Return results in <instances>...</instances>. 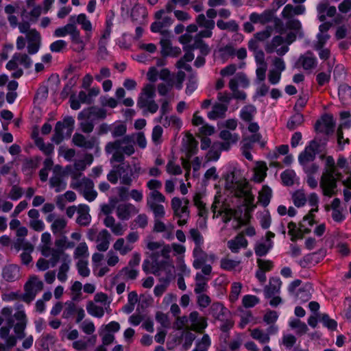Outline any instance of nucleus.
Instances as JSON below:
<instances>
[{"instance_id":"24","label":"nucleus","mask_w":351,"mask_h":351,"mask_svg":"<svg viewBox=\"0 0 351 351\" xmlns=\"http://www.w3.org/2000/svg\"><path fill=\"white\" fill-rule=\"evenodd\" d=\"M138 213V209L130 203L119 204L117 208V215L121 220H128L132 215Z\"/></svg>"},{"instance_id":"34","label":"nucleus","mask_w":351,"mask_h":351,"mask_svg":"<svg viewBox=\"0 0 351 351\" xmlns=\"http://www.w3.org/2000/svg\"><path fill=\"white\" fill-rule=\"evenodd\" d=\"M70 23L66 24L65 26L56 29L54 32V35L56 37H64L67 34L70 36L77 28L75 25V16H72L69 18Z\"/></svg>"},{"instance_id":"40","label":"nucleus","mask_w":351,"mask_h":351,"mask_svg":"<svg viewBox=\"0 0 351 351\" xmlns=\"http://www.w3.org/2000/svg\"><path fill=\"white\" fill-rule=\"evenodd\" d=\"M312 286L310 284H305L300 287L295 293V297L301 302H306L311 298Z\"/></svg>"},{"instance_id":"44","label":"nucleus","mask_w":351,"mask_h":351,"mask_svg":"<svg viewBox=\"0 0 351 351\" xmlns=\"http://www.w3.org/2000/svg\"><path fill=\"white\" fill-rule=\"evenodd\" d=\"M256 113V108L252 105L244 106L240 113V117L244 121L251 122Z\"/></svg>"},{"instance_id":"1","label":"nucleus","mask_w":351,"mask_h":351,"mask_svg":"<svg viewBox=\"0 0 351 351\" xmlns=\"http://www.w3.org/2000/svg\"><path fill=\"white\" fill-rule=\"evenodd\" d=\"M105 152L107 154H112L110 163H120L112 167L107 175L108 180L115 184L119 179L121 184L131 186L133 180L138 177L141 170L140 167L136 166L133 170L129 163L124 162L125 155L130 156L135 152L132 138L130 136H125L121 139L108 142L105 146Z\"/></svg>"},{"instance_id":"37","label":"nucleus","mask_w":351,"mask_h":351,"mask_svg":"<svg viewBox=\"0 0 351 351\" xmlns=\"http://www.w3.org/2000/svg\"><path fill=\"white\" fill-rule=\"evenodd\" d=\"M71 48L75 52H82L84 50L85 48V43L82 39L80 34V31L77 28L71 34Z\"/></svg>"},{"instance_id":"58","label":"nucleus","mask_w":351,"mask_h":351,"mask_svg":"<svg viewBox=\"0 0 351 351\" xmlns=\"http://www.w3.org/2000/svg\"><path fill=\"white\" fill-rule=\"evenodd\" d=\"M146 16L147 12L143 7L134 6L131 11V18L133 21L144 19Z\"/></svg>"},{"instance_id":"15","label":"nucleus","mask_w":351,"mask_h":351,"mask_svg":"<svg viewBox=\"0 0 351 351\" xmlns=\"http://www.w3.org/2000/svg\"><path fill=\"white\" fill-rule=\"evenodd\" d=\"M335 125L332 116L326 114L322 116L321 119L317 121L315 129L317 132L329 134L333 132Z\"/></svg>"},{"instance_id":"4","label":"nucleus","mask_w":351,"mask_h":351,"mask_svg":"<svg viewBox=\"0 0 351 351\" xmlns=\"http://www.w3.org/2000/svg\"><path fill=\"white\" fill-rule=\"evenodd\" d=\"M225 187L237 197H245L251 201L252 197L248 189V182L237 171H232L225 176Z\"/></svg>"},{"instance_id":"17","label":"nucleus","mask_w":351,"mask_h":351,"mask_svg":"<svg viewBox=\"0 0 351 351\" xmlns=\"http://www.w3.org/2000/svg\"><path fill=\"white\" fill-rule=\"evenodd\" d=\"M72 143L77 147L92 149L95 147L96 138L93 136L88 138L82 134L76 132L73 136Z\"/></svg>"},{"instance_id":"8","label":"nucleus","mask_w":351,"mask_h":351,"mask_svg":"<svg viewBox=\"0 0 351 351\" xmlns=\"http://www.w3.org/2000/svg\"><path fill=\"white\" fill-rule=\"evenodd\" d=\"M43 282L38 276H32L24 285L25 293L22 295L21 300L27 304L33 301L36 294L43 290Z\"/></svg>"},{"instance_id":"9","label":"nucleus","mask_w":351,"mask_h":351,"mask_svg":"<svg viewBox=\"0 0 351 351\" xmlns=\"http://www.w3.org/2000/svg\"><path fill=\"white\" fill-rule=\"evenodd\" d=\"M189 200L186 198L182 199L174 197L171 202V208L173 210L174 216L182 219V217H189L190 211L189 209Z\"/></svg>"},{"instance_id":"36","label":"nucleus","mask_w":351,"mask_h":351,"mask_svg":"<svg viewBox=\"0 0 351 351\" xmlns=\"http://www.w3.org/2000/svg\"><path fill=\"white\" fill-rule=\"evenodd\" d=\"M209 276H205L200 272L195 276V287L194 291L196 294H200L205 292L207 289V282L209 280Z\"/></svg>"},{"instance_id":"33","label":"nucleus","mask_w":351,"mask_h":351,"mask_svg":"<svg viewBox=\"0 0 351 351\" xmlns=\"http://www.w3.org/2000/svg\"><path fill=\"white\" fill-rule=\"evenodd\" d=\"M210 312L215 319L220 321H224L229 314V311L220 303L213 304Z\"/></svg>"},{"instance_id":"50","label":"nucleus","mask_w":351,"mask_h":351,"mask_svg":"<svg viewBox=\"0 0 351 351\" xmlns=\"http://www.w3.org/2000/svg\"><path fill=\"white\" fill-rule=\"evenodd\" d=\"M240 263V260H233L227 256L221 259L220 266L224 270L231 271L235 269Z\"/></svg>"},{"instance_id":"23","label":"nucleus","mask_w":351,"mask_h":351,"mask_svg":"<svg viewBox=\"0 0 351 351\" xmlns=\"http://www.w3.org/2000/svg\"><path fill=\"white\" fill-rule=\"evenodd\" d=\"M248 242L244 237V232H240L233 239L228 241L227 246L232 253H238L239 250L242 248H246L247 247Z\"/></svg>"},{"instance_id":"2","label":"nucleus","mask_w":351,"mask_h":351,"mask_svg":"<svg viewBox=\"0 0 351 351\" xmlns=\"http://www.w3.org/2000/svg\"><path fill=\"white\" fill-rule=\"evenodd\" d=\"M347 160L343 157H339L337 160V166L334 158L328 156L326 157L325 165L321 176L319 185L322 189L323 195L332 197L337 192V182L343 178L342 173L339 171L338 167H346Z\"/></svg>"},{"instance_id":"31","label":"nucleus","mask_w":351,"mask_h":351,"mask_svg":"<svg viewBox=\"0 0 351 351\" xmlns=\"http://www.w3.org/2000/svg\"><path fill=\"white\" fill-rule=\"evenodd\" d=\"M41 243L40 245V252L43 256L49 257L51 252H56V250H53V247H51V234L45 232L41 235Z\"/></svg>"},{"instance_id":"14","label":"nucleus","mask_w":351,"mask_h":351,"mask_svg":"<svg viewBox=\"0 0 351 351\" xmlns=\"http://www.w3.org/2000/svg\"><path fill=\"white\" fill-rule=\"evenodd\" d=\"M318 147L319 145L316 141H311L309 145L306 147L304 150L298 156L300 164L306 165L313 161L317 154Z\"/></svg>"},{"instance_id":"51","label":"nucleus","mask_w":351,"mask_h":351,"mask_svg":"<svg viewBox=\"0 0 351 351\" xmlns=\"http://www.w3.org/2000/svg\"><path fill=\"white\" fill-rule=\"evenodd\" d=\"M339 96L343 104H347L351 100V87L348 84L339 86Z\"/></svg>"},{"instance_id":"12","label":"nucleus","mask_w":351,"mask_h":351,"mask_svg":"<svg viewBox=\"0 0 351 351\" xmlns=\"http://www.w3.org/2000/svg\"><path fill=\"white\" fill-rule=\"evenodd\" d=\"M189 330H193L198 333H203L204 330L207 327V320L204 317H199L197 311H193L189 316Z\"/></svg>"},{"instance_id":"46","label":"nucleus","mask_w":351,"mask_h":351,"mask_svg":"<svg viewBox=\"0 0 351 351\" xmlns=\"http://www.w3.org/2000/svg\"><path fill=\"white\" fill-rule=\"evenodd\" d=\"M87 312L92 316L101 317L104 315V309L102 306L96 305L93 302L90 301L86 305Z\"/></svg>"},{"instance_id":"59","label":"nucleus","mask_w":351,"mask_h":351,"mask_svg":"<svg viewBox=\"0 0 351 351\" xmlns=\"http://www.w3.org/2000/svg\"><path fill=\"white\" fill-rule=\"evenodd\" d=\"M293 202L295 206H303L306 202V197L304 193L301 191H295L292 195Z\"/></svg>"},{"instance_id":"11","label":"nucleus","mask_w":351,"mask_h":351,"mask_svg":"<svg viewBox=\"0 0 351 351\" xmlns=\"http://www.w3.org/2000/svg\"><path fill=\"white\" fill-rule=\"evenodd\" d=\"M53 176L49 179V185L53 188L56 193L64 190L66 187V183L63 180V173L62 167L56 165L53 169Z\"/></svg>"},{"instance_id":"25","label":"nucleus","mask_w":351,"mask_h":351,"mask_svg":"<svg viewBox=\"0 0 351 351\" xmlns=\"http://www.w3.org/2000/svg\"><path fill=\"white\" fill-rule=\"evenodd\" d=\"M191 0H169L163 9L157 11L155 13V18L158 20L165 14H169L175 10L176 5L184 7L190 3Z\"/></svg>"},{"instance_id":"62","label":"nucleus","mask_w":351,"mask_h":351,"mask_svg":"<svg viewBox=\"0 0 351 351\" xmlns=\"http://www.w3.org/2000/svg\"><path fill=\"white\" fill-rule=\"evenodd\" d=\"M189 238L195 243V245H202L204 237L197 228H191L189 230Z\"/></svg>"},{"instance_id":"30","label":"nucleus","mask_w":351,"mask_h":351,"mask_svg":"<svg viewBox=\"0 0 351 351\" xmlns=\"http://www.w3.org/2000/svg\"><path fill=\"white\" fill-rule=\"evenodd\" d=\"M228 108V106L223 104L215 103L213 106L212 110L208 113V117L212 120L223 119L226 117Z\"/></svg>"},{"instance_id":"10","label":"nucleus","mask_w":351,"mask_h":351,"mask_svg":"<svg viewBox=\"0 0 351 351\" xmlns=\"http://www.w3.org/2000/svg\"><path fill=\"white\" fill-rule=\"evenodd\" d=\"M284 38L280 36H274L269 43L265 45V51L267 53L276 52L278 56L286 54L289 48L287 45H283Z\"/></svg>"},{"instance_id":"35","label":"nucleus","mask_w":351,"mask_h":351,"mask_svg":"<svg viewBox=\"0 0 351 351\" xmlns=\"http://www.w3.org/2000/svg\"><path fill=\"white\" fill-rule=\"evenodd\" d=\"M304 11L305 7L304 5H299L294 7L291 4H287L282 12V16L284 19H291L295 15L302 14Z\"/></svg>"},{"instance_id":"7","label":"nucleus","mask_w":351,"mask_h":351,"mask_svg":"<svg viewBox=\"0 0 351 351\" xmlns=\"http://www.w3.org/2000/svg\"><path fill=\"white\" fill-rule=\"evenodd\" d=\"M75 119L71 116H66L62 121H58L54 128V134L51 141L56 144H60L64 140L63 130L66 129V135L71 136L74 130Z\"/></svg>"},{"instance_id":"39","label":"nucleus","mask_w":351,"mask_h":351,"mask_svg":"<svg viewBox=\"0 0 351 351\" xmlns=\"http://www.w3.org/2000/svg\"><path fill=\"white\" fill-rule=\"evenodd\" d=\"M207 257L195 258L193 266L196 269L202 270V274L205 276H210L212 272V267L210 265L206 264Z\"/></svg>"},{"instance_id":"22","label":"nucleus","mask_w":351,"mask_h":351,"mask_svg":"<svg viewBox=\"0 0 351 351\" xmlns=\"http://www.w3.org/2000/svg\"><path fill=\"white\" fill-rule=\"evenodd\" d=\"M274 18V12L271 10H265L262 13L252 12L249 16V19L255 24L265 25L270 23Z\"/></svg>"},{"instance_id":"60","label":"nucleus","mask_w":351,"mask_h":351,"mask_svg":"<svg viewBox=\"0 0 351 351\" xmlns=\"http://www.w3.org/2000/svg\"><path fill=\"white\" fill-rule=\"evenodd\" d=\"M251 336L253 339L259 341L262 343H267L270 339L268 334L263 332L258 328H255L251 331Z\"/></svg>"},{"instance_id":"41","label":"nucleus","mask_w":351,"mask_h":351,"mask_svg":"<svg viewBox=\"0 0 351 351\" xmlns=\"http://www.w3.org/2000/svg\"><path fill=\"white\" fill-rule=\"evenodd\" d=\"M193 204L199 210V215L202 217H206L208 215V209L206 206V203L202 201V195L197 193L194 195L193 198Z\"/></svg>"},{"instance_id":"32","label":"nucleus","mask_w":351,"mask_h":351,"mask_svg":"<svg viewBox=\"0 0 351 351\" xmlns=\"http://www.w3.org/2000/svg\"><path fill=\"white\" fill-rule=\"evenodd\" d=\"M282 282L278 278L273 277L269 279V285L265 286L264 292L266 298H269L280 291Z\"/></svg>"},{"instance_id":"21","label":"nucleus","mask_w":351,"mask_h":351,"mask_svg":"<svg viewBox=\"0 0 351 351\" xmlns=\"http://www.w3.org/2000/svg\"><path fill=\"white\" fill-rule=\"evenodd\" d=\"M86 165L83 160H77L74 162L73 165H67L65 171L67 174L70 175L71 180L80 178L82 176V171L86 169Z\"/></svg>"},{"instance_id":"54","label":"nucleus","mask_w":351,"mask_h":351,"mask_svg":"<svg viewBox=\"0 0 351 351\" xmlns=\"http://www.w3.org/2000/svg\"><path fill=\"white\" fill-rule=\"evenodd\" d=\"M304 225L302 223H300V228L297 229L296 224L293 222H290L288 224L289 234L291 236V241H294L297 238H302V235L300 234L302 232V228H304Z\"/></svg>"},{"instance_id":"38","label":"nucleus","mask_w":351,"mask_h":351,"mask_svg":"<svg viewBox=\"0 0 351 351\" xmlns=\"http://www.w3.org/2000/svg\"><path fill=\"white\" fill-rule=\"evenodd\" d=\"M318 196L316 193H311L308 197V203L311 206H316L315 208H312L309 213L306 215L303 218V222L308 221L310 226H312L314 223V212H317L318 210L317 204H318Z\"/></svg>"},{"instance_id":"43","label":"nucleus","mask_w":351,"mask_h":351,"mask_svg":"<svg viewBox=\"0 0 351 351\" xmlns=\"http://www.w3.org/2000/svg\"><path fill=\"white\" fill-rule=\"evenodd\" d=\"M267 167L264 162H257L254 168V180L261 182L267 175Z\"/></svg>"},{"instance_id":"53","label":"nucleus","mask_w":351,"mask_h":351,"mask_svg":"<svg viewBox=\"0 0 351 351\" xmlns=\"http://www.w3.org/2000/svg\"><path fill=\"white\" fill-rule=\"evenodd\" d=\"M217 25L220 29H228L232 32H237L239 29V25L235 21L225 22L222 20H219L217 22Z\"/></svg>"},{"instance_id":"49","label":"nucleus","mask_w":351,"mask_h":351,"mask_svg":"<svg viewBox=\"0 0 351 351\" xmlns=\"http://www.w3.org/2000/svg\"><path fill=\"white\" fill-rule=\"evenodd\" d=\"M304 122V117L301 113L296 112L293 115L287 123V127L290 130H293Z\"/></svg>"},{"instance_id":"26","label":"nucleus","mask_w":351,"mask_h":351,"mask_svg":"<svg viewBox=\"0 0 351 351\" xmlns=\"http://www.w3.org/2000/svg\"><path fill=\"white\" fill-rule=\"evenodd\" d=\"M60 261H61V265L58 268L57 277L60 282H64L68 278L67 273L70 269L71 259L69 254H64Z\"/></svg>"},{"instance_id":"19","label":"nucleus","mask_w":351,"mask_h":351,"mask_svg":"<svg viewBox=\"0 0 351 351\" xmlns=\"http://www.w3.org/2000/svg\"><path fill=\"white\" fill-rule=\"evenodd\" d=\"M219 137L223 141L220 143V148L223 150H228L232 144H235L239 139L237 133H232L228 130H223L219 133Z\"/></svg>"},{"instance_id":"27","label":"nucleus","mask_w":351,"mask_h":351,"mask_svg":"<svg viewBox=\"0 0 351 351\" xmlns=\"http://www.w3.org/2000/svg\"><path fill=\"white\" fill-rule=\"evenodd\" d=\"M110 234L106 229L102 230L97 235L96 248L99 252H106L110 245Z\"/></svg>"},{"instance_id":"55","label":"nucleus","mask_w":351,"mask_h":351,"mask_svg":"<svg viewBox=\"0 0 351 351\" xmlns=\"http://www.w3.org/2000/svg\"><path fill=\"white\" fill-rule=\"evenodd\" d=\"M197 141L190 135L187 138L186 143V156L187 158H190L197 151Z\"/></svg>"},{"instance_id":"5","label":"nucleus","mask_w":351,"mask_h":351,"mask_svg":"<svg viewBox=\"0 0 351 351\" xmlns=\"http://www.w3.org/2000/svg\"><path fill=\"white\" fill-rule=\"evenodd\" d=\"M156 88L152 84H147L142 88L137 99V106L143 112L156 113L159 106L155 101Z\"/></svg>"},{"instance_id":"13","label":"nucleus","mask_w":351,"mask_h":351,"mask_svg":"<svg viewBox=\"0 0 351 351\" xmlns=\"http://www.w3.org/2000/svg\"><path fill=\"white\" fill-rule=\"evenodd\" d=\"M317 60L311 51H307L301 55L295 63L297 67H301L305 71H311L317 66Z\"/></svg>"},{"instance_id":"16","label":"nucleus","mask_w":351,"mask_h":351,"mask_svg":"<svg viewBox=\"0 0 351 351\" xmlns=\"http://www.w3.org/2000/svg\"><path fill=\"white\" fill-rule=\"evenodd\" d=\"M26 38L27 40L28 53L35 54L38 51L41 43V37L39 32L35 29H32L26 35Z\"/></svg>"},{"instance_id":"63","label":"nucleus","mask_w":351,"mask_h":351,"mask_svg":"<svg viewBox=\"0 0 351 351\" xmlns=\"http://www.w3.org/2000/svg\"><path fill=\"white\" fill-rule=\"evenodd\" d=\"M272 242H269V243H257L254 247L256 254L258 256H265L272 247Z\"/></svg>"},{"instance_id":"56","label":"nucleus","mask_w":351,"mask_h":351,"mask_svg":"<svg viewBox=\"0 0 351 351\" xmlns=\"http://www.w3.org/2000/svg\"><path fill=\"white\" fill-rule=\"evenodd\" d=\"M237 210H233L230 208H223V210L218 211L216 217L223 215L222 220L224 223H227L231 220L232 217L234 218L237 217Z\"/></svg>"},{"instance_id":"47","label":"nucleus","mask_w":351,"mask_h":351,"mask_svg":"<svg viewBox=\"0 0 351 351\" xmlns=\"http://www.w3.org/2000/svg\"><path fill=\"white\" fill-rule=\"evenodd\" d=\"M35 144L45 154L49 156L53 152L54 147L51 143L45 144L43 139L39 136L35 137Z\"/></svg>"},{"instance_id":"52","label":"nucleus","mask_w":351,"mask_h":351,"mask_svg":"<svg viewBox=\"0 0 351 351\" xmlns=\"http://www.w3.org/2000/svg\"><path fill=\"white\" fill-rule=\"evenodd\" d=\"M289 326L291 328L296 329V333L298 335H302L308 331V328L306 324L302 322L298 319H294L289 322Z\"/></svg>"},{"instance_id":"57","label":"nucleus","mask_w":351,"mask_h":351,"mask_svg":"<svg viewBox=\"0 0 351 351\" xmlns=\"http://www.w3.org/2000/svg\"><path fill=\"white\" fill-rule=\"evenodd\" d=\"M233 82L238 86L240 85L243 88H247L250 85V81L246 75L243 73H238L235 77L230 80Z\"/></svg>"},{"instance_id":"42","label":"nucleus","mask_w":351,"mask_h":351,"mask_svg":"<svg viewBox=\"0 0 351 351\" xmlns=\"http://www.w3.org/2000/svg\"><path fill=\"white\" fill-rule=\"evenodd\" d=\"M19 269L15 265H9L3 270V278L7 281H14L19 278Z\"/></svg>"},{"instance_id":"29","label":"nucleus","mask_w":351,"mask_h":351,"mask_svg":"<svg viewBox=\"0 0 351 351\" xmlns=\"http://www.w3.org/2000/svg\"><path fill=\"white\" fill-rule=\"evenodd\" d=\"M67 220L62 217H59L54 219L51 225V230L54 235H63L66 234L68 231Z\"/></svg>"},{"instance_id":"61","label":"nucleus","mask_w":351,"mask_h":351,"mask_svg":"<svg viewBox=\"0 0 351 351\" xmlns=\"http://www.w3.org/2000/svg\"><path fill=\"white\" fill-rule=\"evenodd\" d=\"M196 22L199 26L206 29H213L215 27V21L206 19L204 14H200L197 16Z\"/></svg>"},{"instance_id":"3","label":"nucleus","mask_w":351,"mask_h":351,"mask_svg":"<svg viewBox=\"0 0 351 351\" xmlns=\"http://www.w3.org/2000/svg\"><path fill=\"white\" fill-rule=\"evenodd\" d=\"M147 187L152 191L147 197V207L156 217H164V206L161 204L165 202V197L158 189L162 187V182L158 180H150L147 182Z\"/></svg>"},{"instance_id":"45","label":"nucleus","mask_w":351,"mask_h":351,"mask_svg":"<svg viewBox=\"0 0 351 351\" xmlns=\"http://www.w3.org/2000/svg\"><path fill=\"white\" fill-rule=\"evenodd\" d=\"M271 189L267 186H263L261 191L259 192L258 201L263 206H267L271 197Z\"/></svg>"},{"instance_id":"28","label":"nucleus","mask_w":351,"mask_h":351,"mask_svg":"<svg viewBox=\"0 0 351 351\" xmlns=\"http://www.w3.org/2000/svg\"><path fill=\"white\" fill-rule=\"evenodd\" d=\"M91 115L99 119H104L106 117V110L102 108H89L80 112L77 115L78 120H82L84 118L89 119Z\"/></svg>"},{"instance_id":"48","label":"nucleus","mask_w":351,"mask_h":351,"mask_svg":"<svg viewBox=\"0 0 351 351\" xmlns=\"http://www.w3.org/2000/svg\"><path fill=\"white\" fill-rule=\"evenodd\" d=\"M113 248L119 251L121 255H125L132 250V246L125 244V240L123 238L118 239L113 245Z\"/></svg>"},{"instance_id":"6","label":"nucleus","mask_w":351,"mask_h":351,"mask_svg":"<svg viewBox=\"0 0 351 351\" xmlns=\"http://www.w3.org/2000/svg\"><path fill=\"white\" fill-rule=\"evenodd\" d=\"M70 186L77 190L88 202L95 200L97 196V193L94 189L93 181L87 177L71 180Z\"/></svg>"},{"instance_id":"18","label":"nucleus","mask_w":351,"mask_h":351,"mask_svg":"<svg viewBox=\"0 0 351 351\" xmlns=\"http://www.w3.org/2000/svg\"><path fill=\"white\" fill-rule=\"evenodd\" d=\"M60 238L56 239L55 240V247H53V250H56V252H51V255H52V263L54 265L56 263H58L61 258V256H64V254H66L64 252L66 237L65 234L59 235Z\"/></svg>"},{"instance_id":"64","label":"nucleus","mask_w":351,"mask_h":351,"mask_svg":"<svg viewBox=\"0 0 351 351\" xmlns=\"http://www.w3.org/2000/svg\"><path fill=\"white\" fill-rule=\"evenodd\" d=\"M295 173L292 170H286L281 173L282 183L287 186H291L294 183Z\"/></svg>"},{"instance_id":"20","label":"nucleus","mask_w":351,"mask_h":351,"mask_svg":"<svg viewBox=\"0 0 351 351\" xmlns=\"http://www.w3.org/2000/svg\"><path fill=\"white\" fill-rule=\"evenodd\" d=\"M89 206L86 204H80L77 207L76 223L80 226L86 227L91 221V216L89 214Z\"/></svg>"}]
</instances>
